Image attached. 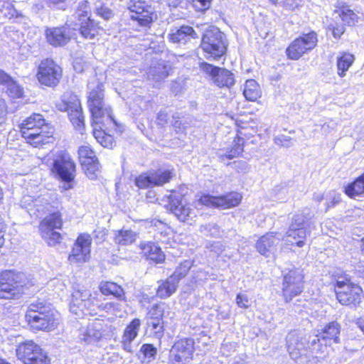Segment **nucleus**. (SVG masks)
<instances>
[{
	"label": "nucleus",
	"instance_id": "obj_1",
	"mask_svg": "<svg viewBox=\"0 0 364 364\" xmlns=\"http://www.w3.org/2000/svg\"><path fill=\"white\" fill-rule=\"evenodd\" d=\"M87 105L92 115V124L100 128L117 125L110 106L105 100L104 85L97 78L88 82Z\"/></svg>",
	"mask_w": 364,
	"mask_h": 364
},
{
	"label": "nucleus",
	"instance_id": "obj_2",
	"mask_svg": "<svg viewBox=\"0 0 364 364\" xmlns=\"http://www.w3.org/2000/svg\"><path fill=\"white\" fill-rule=\"evenodd\" d=\"M23 274L13 271H4L0 274V299H13L23 294L25 284Z\"/></svg>",
	"mask_w": 364,
	"mask_h": 364
},
{
	"label": "nucleus",
	"instance_id": "obj_3",
	"mask_svg": "<svg viewBox=\"0 0 364 364\" xmlns=\"http://www.w3.org/2000/svg\"><path fill=\"white\" fill-rule=\"evenodd\" d=\"M338 301L342 304L356 307L361 301L363 290L360 287L347 278L339 277L335 285Z\"/></svg>",
	"mask_w": 364,
	"mask_h": 364
},
{
	"label": "nucleus",
	"instance_id": "obj_4",
	"mask_svg": "<svg viewBox=\"0 0 364 364\" xmlns=\"http://www.w3.org/2000/svg\"><path fill=\"white\" fill-rule=\"evenodd\" d=\"M57 108L60 111L67 112L73 125L82 133L85 123L81 103L78 97L72 92L65 93L62 102L57 105Z\"/></svg>",
	"mask_w": 364,
	"mask_h": 364
},
{
	"label": "nucleus",
	"instance_id": "obj_5",
	"mask_svg": "<svg viewBox=\"0 0 364 364\" xmlns=\"http://www.w3.org/2000/svg\"><path fill=\"white\" fill-rule=\"evenodd\" d=\"M200 46L210 56L221 57L226 50L225 34L215 27L208 29L203 36Z\"/></svg>",
	"mask_w": 364,
	"mask_h": 364
},
{
	"label": "nucleus",
	"instance_id": "obj_6",
	"mask_svg": "<svg viewBox=\"0 0 364 364\" xmlns=\"http://www.w3.org/2000/svg\"><path fill=\"white\" fill-rule=\"evenodd\" d=\"M16 356L24 364H49V359L41 347L32 341L18 345Z\"/></svg>",
	"mask_w": 364,
	"mask_h": 364
},
{
	"label": "nucleus",
	"instance_id": "obj_7",
	"mask_svg": "<svg viewBox=\"0 0 364 364\" xmlns=\"http://www.w3.org/2000/svg\"><path fill=\"white\" fill-rule=\"evenodd\" d=\"M52 171L63 181L74 179L75 166L68 153L59 151L53 156Z\"/></svg>",
	"mask_w": 364,
	"mask_h": 364
},
{
	"label": "nucleus",
	"instance_id": "obj_8",
	"mask_svg": "<svg viewBox=\"0 0 364 364\" xmlns=\"http://www.w3.org/2000/svg\"><path fill=\"white\" fill-rule=\"evenodd\" d=\"M194 341L191 338L177 341L169 353V364H187L193 358Z\"/></svg>",
	"mask_w": 364,
	"mask_h": 364
},
{
	"label": "nucleus",
	"instance_id": "obj_9",
	"mask_svg": "<svg viewBox=\"0 0 364 364\" xmlns=\"http://www.w3.org/2000/svg\"><path fill=\"white\" fill-rule=\"evenodd\" d=\"M304 275L299 269L290 270L284 276L282 295L286 302L299 295L304 289Z\"/></svg>",
	"mask_w": 364,
	"mask_h": 364
},
{
	"label": "nucleus",
	"instance_id": "obj_10",
	"mask_svg": "<svg viewBox=\"0 0 364 364\" xmlns=\"http://www.w3.org/2000/svg\"><path fill=\"white\" fill-rule=\"evenodd\" d=\"M36 76L42 85L55 86L62 77V69L53 60L47 58L40 63Z\"/></svg>",
	"mask_w": 364,
	"mask_h": 364
},
{
	"label": "nucleus",
	"instance_id": "obj_11",
	"mask_svg": "<svg viewBox=\"0 0 364 364\" xmlns=\"http://www.w3.org/2000/svg\"><path fill=\"white\" fill-rule=\"evenodd\" d=\"M317 41V35L314 31L296 38L287 48L288 58L291 60H298L304 53L314 48Z\"/></svg>",
	"mask_w": 364,
	"mask_h": 364
},
{
	"label": "nucleus",
	"instance_id": "obj_12",
	"mask_svg": "<svg viewBox=\"0 0 364 364\" xmlns=\"http://www.w3.org/2000/svg\"><path fill=\"white\" fill-rule=\"evenodd\" d=\"M92 239L89 235L78 236L70 254L68 256L70 264L79 266L90 259Z\"/></svg>",
	"mask_w": 364,
	"mask_h": 364
},
{
	"label": "nucleus",
	"instance_id": "obj_13",
	"mask_svg": "<svg viewBox=\"0 0 364 364\" xmlns=\"http://www.w3.org/2000/svg\"><path fill=\"white\" fill-rule=\"evenodd\" d=\"M171 178V171L159 168L139 175L135 179V184L139 188H146L150 186H159L169 182Z\"/></svg>",
	"mask_w": 364,
	"mask_h": 364
},
{
	"label": "nucleus",
	"instance_id": "obj_14",
	"mask_svg": "<svg viewBox=\"0 0 364 364\" xmlns=\"http://www.w3.org/2000/svg\"><path fill=\"white\" fill-rule=\"evenodd\" d=\"M21 132L22 136L27 140V142L34 147L53 142V129L46 123L44 126L31 129H27Z\"/></svg>",
	"mask_w": 364,
	"mask_h": 364
},
{
	"label": "nucleus",
	"instance_id": "obj_15",
	"mask_svg": "<svg viewBox=\"0 0 364 364\" xmlns=\"http://www.w3.org/2000/svg\"><path fill=\"white\" fill-rule=\"evenodd\" d=\"M241 200L242 196L240 193L232 192L221 196L203 195L200 198L199 202L206 206L226 209L238 205Z\"/></svg>",
	"mask_w": 364,
	"mask_h": 364
},
{
	"label": "nucleus",
	"instance_id": "obj_16",
	"mask_svg": "<svg viewBox=\"0 0 364 364\" xmlns=\"http://www.w3.org/2000/svg\"><path fill=\"white\" fill-rule=\"evenodd\" d=\"M26 319L31 328L38 331H50L58 324V320L52 310L47 313L40 312L34 316L26 315Z\"/></svg>",
	"mask_w": 364,
	"mask_h": 364
},
{
	"label": "nucleus",
	"instance_id": "obj_17",
	"mask_svg": "<svg viewBox=\"0 0 364 364\" xmlns=\"http://www.w3.org/2000/svg\"><path fill=\"white\" fill-rule=\"evenodd\" d=\"M75 35V30L67 23L63 26L48 28L46 30L47 41L55 47L67 44Z\"/></svg>",
	"mask_w": 364,
	"mask_h": 364
},
{
	"label": "nucleus",
	"instance_id": "obj_18",
	"mask_svg": "<svg viewBox=\"0 0 364 364\" xmlns=\"http://www.w3.org/2000/svg\"><path fill=\"white\" fill-rule=\"evenodd\" d=\"M79 159L81 165L88 177L92 178L100 170V165L95 152L88 145L80 147L78 150Z\"/></svg>",
	"mask_w": 364,
	"mask_h": 364
},
{
	"label": "nucleus",
	"instance_id": "obj_19",
	"mask_svg": "<svg viewBox=\"0 0 364 364\" xmlns=\"http://www.w3.org/2000/svg\"><path fill=\"white\" fill-rule=\"evenodd\" d=\"M170 210L182 222L191 223L197 216V210L190 204H183L181 200L171 196Z\"/></svg>",
	"mask_w": 364,
	"mask_h": 364
},
{
	"label": "nucleus",
	"instance_id": "obj_20",
	"mask_svg": "<svg viewBox=\"0 0 364 364\" xmlns=\"http://www.w3.org/2000/svg\"><path fill=\"white\" fill-rule=\"evenodd\" d=\"M282 239V235L279 232H268L257 240L256 248L261 255L268 257L274 252Z\"/></svg>",
	"mask_w": 364,
	"mask_h": 364
},
{
	"label": "nucleus",
	"instance_id": "obj_21",
	"mask_svg": "<svg viewBox=\"0 0 364 364\" xmlns=\"http://www.w3.org/2000/svg\"><path fill=\"white\" fill-rule=\"evenodd\" d=\"M287 349L291 358L299 364L306 361V348L302 342L294 338V335L287 336Z\"/></svg>",
	"mask_w": 364,
	"mask_h": 364
},
{
	"label": "nucleus",
	"instance_id": "obj_22",
	"mask_svg": "<svg viewBox=\"0 0 364 364\" xmlns=\"http://www.w3.org/2000/svg\"><path fill=\"white\" fill-rule=\"evenodd\" d=\"M171 66L168 63L163 60L154 61L151 63L147 72L149 79L154 81H160L168 77Z\"/></svg>",
	"mask_w": 364,
	"mask_h": 364
},
{
	"label": "nucleus",
	"instance_id": "obj_23",
	"mask_svg": "<svg viewBox=\"0 0 364 364\" xmlns=\"http://www.w3.org/2000/svg\"><path fill=\"white\" fill-rule=\"evenodd\" d=\"M334 12L338 14L345 25L354 26L358 22V16L345 2L338 1Z\"/></svg>",
	"mask_w": 364,
	"mask_h": 364
},
{
	"label": "nucleus",
	"instance_id": "obj_24",
	"mask_svg": "<svg viewBox=\"0 0 364 364\" xmlns=\"http://www.w3.org/2000/svg\"><path fill=\"white\" fill-rule=\"evenodd\" d=\"M140 324V320L134 318L124 330L122 343L123 349L127 352L131 353L132 351L131 343L136 337Z\"/></svg>",
	"mask_w": 364,
	"mask_h": 364
},
{
	"label": "nucleus",
	"instance_id": "obj_25",
	"mask_svg": "<svg viewBox=\"0 0 364 364\" xmlns=\"http://www.w3.org/2000/svg\"><path fill=\"white\" fill-rule=\"evenodd\" d=\"M340 332V325L336 321H332L328 323L317 336L318 337V340L322 339L326 341V343L331 345V341L336 343L339 342Z\"/></svg>",
	"mask_w": 364,
	"mask_h": 364
},
{
	"label": "nucleus",
	"instance_id": "obj_26",
	"mask_svg": "<svg viewBox=\"0 0 364 364\" xmlns=\"http://www.w3.org/2000/svg\"><path fill=\"white\" fill-rule=\"evenodd\" d=\"M198 38L197 33L191 26H183L176 32L169 35V39L173 43H186L191 39Z\"/></svg>",
	"mask_w": 364,
	"mask_h": 364
},
{
	"label": "nucleus",
	"instance_id": "obj_27",
	"mask_svg": "<svg viewBox=\"0 0 364 364\" xmlns=\"http://www.w3.org/2000/svg\"><path fill=\"white\" fill-rule=\"evenodd\" d=\"M142 253L147 257L148 259L160 263L165 259V255L162 252L160 247L152 242H142L139 245Z\"/></svg>",
	"mask_w": 364,
	"mask_h": 364
},
{
	"label": "nucleus",
	"instance_id": "obj_28",
	"mask_svg": "<svg viewBox=\"0 0 364 364\" xmlns=\"http://www.w3.org/2000/svg\"><path fill=\"white\" fill-rule=\"evenodd\" d=\"M91 296V293L87 289H76L72 294V299L70 306V311L75 315H79V308L85 299Z\"/></svg>",
	"mask_w": 364,
	"mask_h": 364
},
{
	"label": "nucleus",
	"instance_id": "obj_29",
	"mask_svg": "<svg viewBox=\"0 0 364 364\" xmlns=\"http://www.w3.org/2000/svg\"><path fill=\"white\" fill-rule=\"evenodd\" d=\"M213 81L218 87H229L234 85L235 77L230 71L225 68H218Z\"/></svg>",
	"mask_w": 364,
	"mask_h": 364
},
{
	"label": "nucleus",
	"instance_id": "obj_30",
	"mask_svg": "<svg viewBox=\"0 0 364 364\" xmlns=\"http://www.w3.org/2000/svg\"><path fill=\"white\" fill-rule=\"evenodd\" d=\"M178 283L174 281L173 277H168L162 281L157 288V296L161 299H166L176 292Z\"/></svg>",
	"mask_w": 364,
	"mask_h": 364
},
{
	"label": "nucleus",
	"instance_id": "obj_31",
	"mask_svg": "<svg viewBox=\"0 0 364 364\" xmlns=\"http://www.w3.org/2000/svg\"><path fill=\"white\" fill-rule=\"evenodd\" d=\"M63 225V220L59 212H55L46 216L39 225L40 230L60 229Z\"/></svg>",
	"mask_w": 364,
	"mask_h": 364
},
{
	"label": "nucleus",
	"instance_id": "obj_32",
	"mask_svg": "<svg viewBox=\"0 0 364 364\" xmlns=\"http://www.w3.org/2000/svg\"><path fill=\"white\" fill-rule=\"evenodd\" d=\"M81 339L87 343L97 341L102 336V333L98 323L89 324L86 328L82 329Z\"/></svg>",
	"mask_w": 364,
	"mask_h": 364
},
{
	"label": "nucleus",
	"instance_id": "obj_33",
	"mask_svg": "<svg viewBox=\"0 0 364 364\" xmlns=\"http://www.w3.org/2000/svg\"><path fill=\"white\" fill-rule=\"evenodd\" d=\"M99 26L94 20L88 18V20L82 21L80 26V33L87 39H94L99 33Z\"/></svg>",
	"mask_w": 364,
	"mask_h": 364
},
{
	"label": "nucleus",
	"instance_id": "obj_34",
	"mask_svg": "<svg viewBox=\"0 0 364 364\" xmlns=\"http://www.w3.org/2000/svg\"><path fill=\"white\" fill-rule=\"evenodd\" d=\"M309 234V232L305 228H295V225H291L287 232V236L293 238L295 240L296 245L299 247L304 245V240Z\"/></svg>",
	"mask_w": 364,
	"mask_h": 364
},
{
	"label": "nucleus",
	"instance_id": "obj_35",
	"mask_svg": "<svg viewBox=\"0 0 364 364\" xmlns=\"http://www.w3.org/2000/svg\"><path fill=\"white\" fill-rule=\"evenodd\" d=\"M243 95L249 101H255L260 96L259 85L255 80L250 79L246 81Z\"/></svg>",
	"mask_w": 364,
	"mask_h": 364
},
{
	"label": "nucleus",
	"instance_id": "obj_36",
	"mask_svg": "<svg viewBox=\"0 0 364 364\" xmlns=\"http://www.w3.org/2000/svg\"><path fill=\"white\" fill-rule=\"evenodd\" d=\"M100 291L105 295H114L119 299H124V292L123 289L116 283L105 282L100 284Z\"/></svg>",
	"mask_w": 364,
	"mask_h": 364
},
{
	"label": "nucleus",
	"instance_id": "obj_37",
	"mask_svg": "<svg viewBox=\"0 0 364 364\" xmlns=\"http://www.w3.org/2000/svg\"><path fill=\"white\" fill-rule=\"evenodd\" d=\"M94 127L93 129V135L97 141L105 148H112L114 144L113 137L111 135L107 134L103 129L105 127L100 128L98 125H95L92 124ZM107 126L105 128H107Z\"/></svg>",
	"mask_w": 364,
	"mask_h": 364
},
{
	"label": "nucleus",
	"instance_id": "obj_38",
	"mask_svg": "<svg viewBox=\"0 0 364 364\" xmlns=\"http://www.w3.org/2000/svg\"><path fill=\"white\" fill-rule=\"evenodd\" d=\"M345 193L350 198L364 193V173L345 188Z\"/></svg>",
	"mask_w": 364,
	"mask_h": 364
},
{
	"label": "nucleus",
	"instance_id": "obj_39",
	"mask_svg": "<svg viewBox=\"0 0 364 364\" xmlns=\"http://www.w3.org/2000/svg\"><path fill=\"white\" fill-rule=\"evenodd\" d=\"M355 57L353 55L350 53H343L341 57L337 59V68L338 75L340 77H344L346 72L352 65L354 62Z\"/></svg>",
	"mask_w": 364,
	"mask_h": 364
},
{
	"label": "nucleus",
	"instance_id": "obj_40",
	"mask_svg": "<svg viewBox=\"0 0 364 364\" xmlns=\"http://www.w3.org/2000/svg\"><path fill=\"white\" fill-rule=\"evenodd\" d=\"M45 119L43 118L41 114H34L25 120L21 124L20 131L31 129L41 126H44Z\"/></svg>",
	"mask_w": 364,
	"mask_h": 364
},
{
	"label": "nucleus",
	"instance_id": "obj_41",
	"mask_svg": "<svg viewBox=\"0 0 364 364\" xmlns=\"http://www.w3.org/2000/svg\"><path fill=\"white\" fill-rule=\"evenodd\" d=\"M42 238L49 246H55L60 244L63 240V237L60 232L55 230H40Z\"/></svg>",
	"mask_w": 364,
	"mask_h": 364
},
{
	"label": "nucleus",
	"instance_id": "obj_42",
	"mask_svg": "<svg viewBox=\"0 0 364 364\" xmlns=\"http://www.w3.org/2000/svg\"><path fill=\"white\" fill-rule=\"evenodd\" d=\"M133 13L134 14L132 16V20L137 21L141 26L149 27L153 21L150 11L143 8L141 10L133 11Z\"/></svg>",
	"mask_w": 364,
	"mask_h": 364
},
{
	"label": "nucleus",
	"instance_id": "obj_43",
	"mask_svg": "<svg viewBox=\"0 0 364 364\" xmlns=\"http://www.w3.org/2000/svg\"><path fill=\"white\" fill-rule=\"evenodd\" d=\"M97 299L95 296H91L89 299H85L82 306L79 308V315L77 316H80L81 315H94L96 314V306L100 308L101 306H98Z\"/></svg>",
	"mask_w": 364,
	"mask_h": 364
},
{
	"label": "nucleus",
	"instance_id": "obj_44",
	"mask_svg": "<svg viewBox=\"0 0 364 364\" xmlns=\"http://www.w3.org/2000/svg\"><path fill=\"white\" fill-rule=\"evenodd\" d=\"M136 239V234L130 230H121L117 232L114 237L116 243L127 245L132 243Z\"/></svg>",
	"mask_w": 364,
	"mask_h": 364
},
{
	"label": "nucleus",
	"instance_id": "obj_45",
	"mask_svg": "<svg viewBox=\"0 0 364 364\" xmlns=\"http://www.w3.org/2000/svg\"><path fill=\"white\" fill-rule=\"evenodd\" d=\"M244 141L243 138L237 136L233 141L232 147L228 154H225L223 156L228 159L238 156L243 151Z\"/></svg>",
	"mask_w": 364,
	"mask_h": 364
},
{
	"label": "nucleus",
	"instance_id": "obj_46",
	"mask_svg": "<svg viewBox=\"0 0 364 364\" xmlns=\"http://www.w3.org/2000/svg\"><path fill=\"white\" fill-rule=\"evenodd\" d=\"M191 268V262L185 261L181 263L170 277H173L174 281L178 284L179 281L185 277Z\"/></svg>",
	"mask_w": 364,
	"mask_h": 364
},
{
	"label": "nucleus",
	"instance_id": "obj_47",
	"mask_svg": "<svg viewBox=\"0 0 364 364\" xmlns=\"http://www.w3.org/2000/svg\"><path fill=\"white\" fill-rule=\"evenodd\" d=\"M51 311L49 306H46L43 302L32 303L29 305L26 315H37L38 313H47V311Z\"/></svg>",
	"mask_w": 364,
	"mask_h": 364
},
{
	"label": "nucleus",
	"instance_id": "obj_48",
	"mask_svg": "<svg viewBox=\"0 0 364 364\" xmlns=\"http://www.w3.org/2000/svg\"><path fill=\"white\" fill-rule=\"evenodd\" d=\"M167 306L165 303H160L154 305L147 314V317L163 319L164 312Z\"/></svg>",
	"mask_w": 364,
	"mask_h": 364
},
{
	"label": "nucleus",
	"instance_id": "obj_49",
	"mask_svg": "<svg viewBox=\"0 0 364 364\" xmlns=\"http://www.w3.org/2000/svg\"><path fill=\"white\" fill-rule=\"evenodd\" d=\"M6 84L8 85L7 91L12 97L20 98L23 96V89L20 85L13 81L11 78H10V82H6Z\"/></svg>",
	"mask_w": 364,
	"mask_h": 364
},
{
	"label": "nucleus",
	"instance_id": "obj_50",
	"mask_svg": "<svg viewBox=\"0 0 364 364\" xmlns=\"http://www.w3.org/2000/svg\"><path fill=\"white\" fill-rule=\"evenodd\" d=\"M0 11L4 17L9 19L17 16L18 15L16 9L14 8V5L9 2L4 3L0 9Z\"/></svg>",
	"mask_w": 364,
	"mask_h": 364
},
{
	"label": "nucleus",
	"instance_id": "obj_51",
	"mask_svg": "<svg viewBox=\"0 0 364 364\" xmlns=\"http://www.w3.org/2000/svg\"><path fill=\"white\" fill-rule=\"evenodd\" d=\"M151 333L156 338L161 339L164 333V326L163 323H151V326L147 327Z\"/></svg>",
	"mask_w": 364,
	"mask_h": 364
},
{
	"label": "nucleus",
	"instance_id": "obj_52",
	"mask_svg": "<svg viewBox=\"0 0 364 364\" xmlns=\"http://www.w3.org/2000/svg\"><path fill=\"white\" fill-rule=\"evenodd\" d=\"M96 14L105 20H109L114 16L112 10L105 5L97 7Z\"/></svg>",
	"mask_w": 364,
	"mask_h": 364
},
{
	"label": "nucleus",
	"instance_id": "obj_53",
	"mask_svg": "<svg viewBox=\"0 0 364 364\" xmlns=\"http://www.w3.org/2000/svg\"><path fill=\"white\" fill-rule=\"evenodd\" d=\"M200 231L205 235L211 236H218L219 234L218 226L211 223L201 225L200 228Z\"/></svg>",
	"mask_w": 364,
	"mask_h": 364
},
{
	"label": "nucleus",
	"instance_id": "obj_54",
	"mask_svg": "<svg viewBox=\"0 0 364 364\" xmlns=\"http://www.w3.org/2000/svg\"><path fill=\"white\" fill-rule=\"evenodd\" d=\"M274 141L275 144L287 148L291 147L293 145L291 138L289 136L285 135H279L275 136L274 139Z\"/></svg>",
	"mask_w": 364,
	"mask_h": 364
},
{
	"label": "nucleus",
	"instance_id": "obj_55",
	"mask_svg": "<svg viewBox=\"0 0 364 364\" xmlns=\"http://www.w3.org/2000/svg\"><path fill=\"white\" fill-rule=\"evenodd\" d=\"M140 352L146 358H154L156 354L157 350L152 344H144L141 347Z\"/></svg>",
	"mask_w": 364,
	"mask_h": 364
},
{
	"label": "nucleus",
	"instance_id": "obj_56",
	"mask_svg": "<svg viewBox=\"0 0 364 364\" xmlns=\"http://www.w3.org/2000/svg\"><path fill=\"white\" fill-rule=\"evenodd\" d=\"M193 6L198 11H204L210 8L211 0H193Z\"/></svg>",
	"mask_w": 364,
	"mask_h": 364
},
{
	"label": "nucleus",
	"instance_id": "obj_57",
	"mask_svg": "<svg viewBox=\"0 0 364 364\" xmlns=\"http://www.w3.org/2000/svg\"><path fill=\"white\" fill-rule=\"evenodd\" d=\"M200 69L205 73L208 74L212 80H213L215 74H216V70H218V67H214L210 64L206 63H202L200 65Z\"/></svg>",
	"mask_w": 364,
	"mask_h": 364
},
{
	"label": "nucleus",
	"instance_id": "obj_58",
	"mask_svg": "<svg viewBox=\"0 0 364 364\" xmlns=\"http://www.w3.org/2000/svg\"><path fill=\"white\" fill-rule=\"evenodd\" d=\"M328 29L332 31V34L335 38H340L345 32V26L343 25L330 24Z\"/></svg>",
	"mask_w": 364,
	"mask_h": 364
},
{
	"label": "nucleus",
	"instance_id": "obj_59",
	"mask_svg": "<svg viewBox=\"0 0 364 364\" xmlns=\"http://www.w3.org/2000/svg\"><path fill=\"white\" fill-rule=\"evenodd\" d=\"M301 0H285L283 2L284 7L289 11H294L301 6Z\"/></svg>",
	"mask_w": 364,
	"mask_h": 364
},
{
	"label": "nucleus",
	"instance_id": "obj_60",
	"mask_svg": "<svg viewBox=\"0 0 364 364\" xmlns=\"http://www.w3.org/2000/svg\"><path fill=\"white\" fill-rule=\"evenodd\" d=\"M236 304L240 308L247 309L250 306L248 297L242 294H238L237 295Z\"/></svg>",
	"mask_w": 364,
	"mask_h": 364
},
{
	"label": "nucleus",
	"instance_id": "obj_61",
	"mask_svg": "<svg viewBox=\"0 0 364 364\" xmlns=\"http://www.w3.org/2000/svg\"><path fill=\"white\" fill-rule=\"evenodd\" d=\"M145 2L143 0H130L129 9L133 12L144 8Z\"/></svg>",
	"mask_w": 364,
	"mask_h": 364
},
{
	"label": "nucleus",
	"instance_id": "obj_62",
	"mask_svg": "<svg viewBox=\"0 0 364 364\" xmlns=\"http://www.w3.org/2000/svg\"><path fill=\"white\" fill-rule=\"evenodd\" d=\"M305 217L302 214H297L294 216L291 225H295V228H304Z\"/></svg>",
	"mask_w": 364,
	"mask_h": 364
},
{
	"label": "nucleus",
	"instance_id": "obj_63",
	"mask_svg": "<svg viewBox=\"0 0 364 364\" xmlns=\"http://www.w3.org/2000/svg\"><path fill=\"white\" fill-rule=\"evenodd\" d=\"M341 200V195L338 193H336L334 192H332L330 193V201L327 203V208L326 210L331 208L339 203Z\"/></svg>",
	"mask_w": 364,
	"mask_h": 364
},
{
	"label": "nucleus",
	"instance_id": "obj_64",
	"mask_svg": "<svg viewBox=\"0 0 364 364\" xmlns=\"http://www.w3.org/2000/svg\"><path fill=\"white\" fill-rule=\"evenodd\" d=\"M88 9H89L88 2L85 1V2H82L79 4L77 11H83V13H85V16H87V15L89 14Z\"/></svg>",
	"mask_w": 364,
	"mask_h": 364
}]
</instances>
